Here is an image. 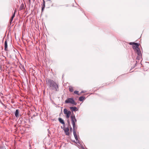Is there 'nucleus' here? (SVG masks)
Returning <instances> with one entry per match:
<instances>
[{"label":"nucleus","instance_id":"nucleus-1","mask_svg":"<svg viewBox=\"0 0 149 149\" xmlns=\"http://www.w3.org/2000/svg\"><path fill=\"white\" fill-rule=\"evenodd\" d=\"M47 84L51 90L58 91V84L53 80L48 79L46 80Z\"/></svg>","mask_w":149,"mask_h":149},{"label":"nucleus","instance_id":"nucleus-2","mask_svg":"<svg viewBox=\"0 0 149 149\" xmlns=\"http://www.w3.org/2000/svg\"><path fill=\"white\" fill-rule=\"evenodd\" d=\"M70 118L71 121V123L73 125V134L74 137L77 136L76 131L77 127H76L75 123L77 121V120L75 118V116L74 115H71L70 116Z\"/></svg>","mask_w":149,"mask_h":149},{"label":"nucleus","instance_id":"nucleus-3","mask_svg":"<svg viewBox=\"0 0 149 149\" xmlns=\"http://www.w3.org/2000/svg\"><path fill=\"white\" fill-rule=\"evenodd\" d=\"M65 102L66 104L70 103L75 105L77 104V103L74 100L73 98L72 97L67 98L65 101Z\"/></svg>","mask_w":149,"mask_h":149},{"label":"nucleus","instance_id":"nucleus-4","mask_svg":"<svg viewBox=\"0 0 149 149\" xmlns=\"http://www.w3.org/2000/svg\"><path fill=\"white\" fill-rule=\"evenodd\" d=\"M64 113L66 115L67 118H69L71 114V112L70 111H68L66 109H64L63 110Z\"/></svg>","mask_w":149,"mask_h":149},{"label":"nucleus","instance_id":"nucleus-5","mask_svg":"<svg viewBox=\"0 0 149 149\" xmlns=\"http://www.w3.org/2000/svg\"><path fill=\"white\" fill-rule=\"evenodd\" d=\"M63 130H64V131L66 135L68 136H69V127H65V126H64L63 127Z\"/></svg>","mask_w":149,"mask_h":149},{"label":"nucleus","instance_id":"nucleus-6","mask_svg":"<svg viewBox=\"0 0 149 149\" xmlns=\"http://www.w3.org/2000/svg\"><path fill=\"white\" fill-rule=\"evenodd\" d=\"M139 46V45L137 43H136L134 44V45H133L132 46V47L134 49H135L136 50L137 49H139V48L138 47Z\"/></svg>","mask_w":149,"mask_h":149},{"label":"nucleus","instance_id":"nucleus-7","mask_svg":"<svg viewBox=\"0 0 149 149\" xmlns=\"http://www.w3.org/2000/svg\"><path fill=\"white\" fill-rule=\"evenodd\" d=\"M70 109L73 113V111H76L78 110L77 108L76 107H70Z\"/></svg>","mask_w":149,"mask_h":149},{"label":"nucleus","instance_id":"nucleus-8","mask_svg":"<svg viewBox=\"0 0 149 149\" xmlns=\"http://www.w3.org/2000/svg\"><path fill=\"white\" fill-rule=\"evenodd\" d=\"M58 120L60 123L63 125V127H65V123L64 120L61 118H58Z\"/></svg>","mask_w":149,"mask_h":149},{"label":"nucleus","instance_id":"nucleus-9","mask_svg":"<svg viewBox=\"0 0 149 149\" xmlns=\"http://www.w3.org/2000/svg\"><path fill=\"white\" fill-rule=\"evenodd\" d=\"M136 53H137L138 55L139 56V58H140V56L141 54V52L140 51L139 48V49L136 50Z\"/></svg>","mask_w":149,"mask_h":149},{"label":"nucleus","instance_id":"nucleus-10","mask_svg":"<svg viewBox=\"0 0 149 149\" xmlns=\"http://www.w3.org/2000/svg\"><path fill=\"white\" fill-rule=\"evenodd\" d=\"M4 46L5 48L4 49L5 51H7V48L8 47L7 43L6 40L4 42Z\"/></svg>","mask_w":149,"mask_h":149},{"label":"nucleus","instance_id":"nucleus-11","mask_svg":"<svg viewBox=\"0 0 149 149\" xmlns=\"http://www.w3.org/2000/svg\"><path fill=\"white\" fill-rule=\"evenodd\" d=\"M18 114H19V110L17 109V110H16L15 113V116L16 118L18 117V116H19Z\"/></svg>","mask_w":149,"mask_h":149},{"label":"nucleus","instance_id":"nucleus-12","mask_svg":"<svg viewBox=\"0 0 149 149\" xmlns=\"http://www.w3.org/2000/svg\"><path fill=\"white\" fill-rule=\"evenodd\" d=\"M85 98V97L82 96L80 97L79 98V100L80 101H82Z\"/></svg>","mask_w":149,"mask_h":149},{"label":"nucleus","instance_id":"nucleus-13","mask_svg":"<svg viewBox=\"0 0 149 149\" xmlns=\"http://www.w3.org/2000/svg\"><path fill=\"white\" fill-rule=\"evenodd\" d=\"M67 121L68 124V127H71L70 121L69 118H67Z\"/></svg>","mask_w":149,"mask_h":149},{"label":"nucleus","instance_id":"nucleus-14","mask_svg":"<svg viewBox=\"0 0 149 149\" xmlns=\"http://www.w3.org/2000/svg\"><path fill=\"white\" fill-rule=\"evenodd\" d=\"M69 90L70 92H72L73 91V89L72 87L70 86L69 88Z\"/></svg>","mask_w":149,"mask_h":149},{"label":"nucleus","instance_id":"nucleus-15","mask_svg":"<svg viewBox=\"0 0 149 149\" xmlns=\"http://www.w3.org/2000/svg\"><path fill=\"white\" fill-rule=\"evenodd\" d=\"M24 7V4H22L20 7V10H22L23 9Z\"/></svg>","mask_w":149,"mask_h":149},{"label":"nucleus","instance_id":"nucleus-16","mask_svg":"<svg viewBox=\"0 0 149 149\" xmlns=\"http://www.w3.org/2000/svg\"><path fill=\"white\" fill-rule=\"evenodd\" d=\"M43 3L42 4V7H45V2L44 1V0H43Z\"/></svg>","mask_w":149,"mask_h":149},{"label":"nucleus","instance_id":"nucleus-17","mask_svg":"<svg viewBox=\"0 0 149 149\" xmlns=\"http://www.w3.org/2000/svg\"><path fill=\"white\" fill-rule=\"evenodd\" d=\"M79 91H75L74 92V93L77 94L78 95H79V94L78 93Z\"/></svg>","mask_w":149,"mask_h":149},{"label":"nucleus","instance_id":"nucleus-18","mask_svg":"<svg viewBox=\"0 0 149 149\" xmlns=\"http://www.w3.org/2000/svg\"><path fill=\"white\" fill-rule=\"evenodd\" d=\"M135 42H130L129 43V44L130 45H132L133 46V45H134V44H135Z\"/></svg>","mask_w":149,"mask_h":149},{"label":"nucleus","instance_id":"nucleus-19","mask_svg":"<svg viewBox=\"0 0 149 149\" xmlns=\"http://www.w3.org/2000/svg\"><path fill=\"white\" fill-rule=\"evenodd\" d=\"M15 13H14L12 17H11L12 19H13V18H14V17H15Z\"/></svg>","mask_w":149,"mask_h":149},{"label":"nucleus","instance_id":"nucleus-20","mask_svg":"<svg viewBox=\"0 0 149 149\" xmlns=\"http://www.w3.org/2000/svg\"><path fill=\"white\" fill-rule=\"evenodd\" d=\"M45 7H42V12H43L44 8H45Z\"/></svg>","mask_w":149,"mask_h":149},{"label":"nucleus","instance_id":"nucleus-21","mask_svg":"<svg viewBox=\"0 0 149 149\" xmlns=\"http://www.w3.org/2000/svg\"><path fill=\"white\" fill-rule=\"evenodd\" d=\"M75 137V139L76 140V141H77L78 140V137H77V136H76Z\"/></svg>","mask_w":149,"mask_h":149},{"label":"nucleus","instance_id":"nucleus-22","mask_svg":"<svg viewBox=\"0 0 149 149\" xmlns=\"http://www.w3.org/2000/svg\"><path fill=\"white\" fill-rule=\"evenodd\" d=\"M13 19H12V18L11 17L10 19V22L11 23L12 21L13 20Z\"/></svg>","mask_w":149,"mask_h":149},{"label":"nucleus","instance_id":"nucleus-23","mask_svg":"<svg viewBox=\"0 0 149 149\" xmlns=\"http://www.w3.org/2000/svg\"><path fill=\"white\" fill-rule=\"evenodd\" d=\"M140 58H139V56L138 55V56H137V58H136V59H138V60H139V59H140Z\"/></svg>","mask_w":149,"mask_h":149},{"label":"nucleus","instance_id":"nucleus-24","mask_svg":"<svg viewBox=\"0 0 149 149\" xmlns=\"http://www.w3.org/2000/svg\"><path fill=\"white\" fill-rule=\"evenodd\" d=\"M70 131H72V127H70Z\"/></svg>","mask_w":149,"mask_h":149},{"label":"nucleus","instance_id":"nucleus-25","mask_svg":"<svg viewBox=\"0 0 149 149\" xmlns=\"http://www.w3.org/2000/svg\"><path fill=\"white\" fill-rule=\"evenodd\" d=\"M0 149H6L4 147H1L0 148Z\"/></svg>","mask_w":149,"mask_h":149},{"label":"nucleus","instance_id":"nucleus-26","mask_svg":"<svg viewBox=\"0 0 149 149\" xmlns=\"http://www.w3.org/2000/svg\"><path fill=\"white\" fill-rule=\"evenodd\" d=\"M29 2L30 3L31 2V0H29Z\"/></svg>","mask_w":149,"mask_h":149},{"label":"nucleus","instance_id":"nucleus-27","mask_svg":"<svg viewBox=\"0 0 149 149\" xmlns=\"http://www.w3.org/2000/svg\"><path fill=\"white\" fill-rule=\"evenodd\" d=\"M83 91H82L81 92V93H83Z\"/></svg>","mask_w":149,"mask_h":149},{"label":"nucleus","instance_id":"nucleus-28","mask_svg":"<svg viewBox=\"0 0 149 149\" xmlns=\"http://www.w3.org/2000/svg\"><path fill=\"white\" fill-rule=\"evenodd\" d=\"M3 106H5V105H4V104H3Z\"/></svg>","mask_w":149,"mask_h":149},{"label":"nucleus","instance_id":"nucleus-29","mask_svg":"<svg viewBox=\"0 0 149 149\" xmlns=\"http://www.w3.org/2000/svg\"><path fill=\"white\" fill-rule=\"evenodd\" d=\"M33 0V1H34L35 0Z\"/></svg>","mask_w":149,"mask_h":149}]
</instances>
